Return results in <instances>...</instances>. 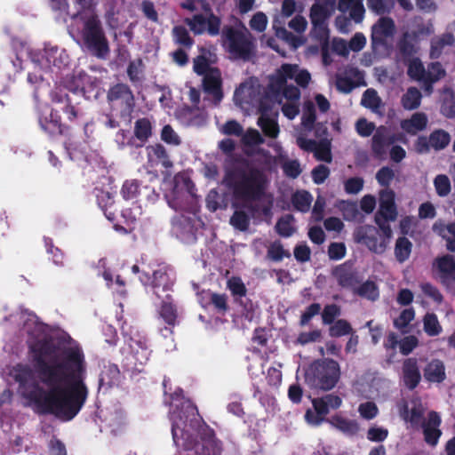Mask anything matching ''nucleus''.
<instances>
[{"mask_svg": "<svg viewBox=\"0 0 455 455\" xmlns=\"http://www.w3.org/2000/svg\"><path fill=\"white\" fill-rule=\"evenodd\" d=\"M28 351L40 381L28 364L17 363L10 375L19 386L22 398L43 414L61 421L72 420L84 406L89 388L85 383L87 364L79 346L60 349L51 337L28 342Z\"/></svg>", "mask_w": 455, "mask_h": 455, "instance_id": "nucleus-1", "label": "nucleus"}, {"mask_svg": "<svg viewBox=\"0 0 455 455\" xmlns=\"http://www.w3.org/2000/svg\"><path fill=\"white\" fill-rule=\"evenodd\" d=\"M222 183L232 192L233 197L242 203L250 218L271 217V204L261 205L258 203L265 196L268 184L262 170L251 165L248 160L241 159L226 168Z\"/></svg>", "mask_w": 455, "mask_h": 455, "instance_id": "nucleus-2", "label": "nucleus"}, {"mask_svg": "<svg viewBox=\"0 0 455 455\" xmlns=\"http://www.w3.org/2000/svg\"><path fill=\"white\" fill-rule=\"evenodd\" d=\"M304 378L309 388L330 391L336 387L340 379V367L334 359H317L306 369Z\"/></svg>", "mask_w": 455, "mask_h": 455, "instance_id": "nucleus-3", "label": "nucleus"}, {"mask_svg": "<svg viewBox=\"0 0 455 455\" xmlns=\"http://www.w3.org/2000/svg\"><path fill=\"white\" fill-rule=\"evenodd\" d=\"M81 20L83 22L81 38L84 47L92 56L105 60L110 52V48L100 17L92 12L90 15L81 16Z\"/></svg>", "mask_w": 455, "mask_h": 455, "instance_id": "nucleus-4", "label": "nucleus"}, {"mask_svg": "<svg viewBox=\"0 0 455 455\" xmlns=\"http://www.w3.org/2000/svg\"><path fill=\"white\" fill-rule=\"evenodd\" d=\"M220 34L222 45L233 59H251L254 51L253 36L241 21L236 26L225 25Z\"/></svg>", "mask_w": 455, "mask_h": 455, "instance_id": "nucleus-5", "label": "nucleus"}, {"mask_svg": "<svg viewBox=\"0 0 455 455\" xmlns=\"http://www.w3.org/2000/svg\"><path fill=\"white\" fill-rule=\"evenodd\" d=\"M51 100L59 113H63L69 123L75 124L84 116V111L77 101L76 92L71 94L61 90L51 93Z\"/></svg>", "mask_w": 455, "mask_h": 455, "instance_id": "nucleus-6", "label": "nucleus"}, {"mask_svg": "<svg viewBox=\"0 0 455 455\" xmlns=\"http://www.w3.org/2000/svg\"><path fill=\"white\" fill-rule=\"evenodd\" d=\"M107 100L112 108L120 107L122 116L130 115L135 107V99L129 85L118 83L111 86L107 93Z\"/></svg>", "mask_w": 455, "mask_h": 455, "instance_id": "nucleus-7", "label": "nucleus"}, {"mask_svg": "<svg viewBox=\"0 0 455 455\" xmlns=\"http://www.w3.org/2000/svg\"><path fill=\"white\" fill-rule=\"evenodd\" d=\"M207 9L210 12L207 17L203 14H195L191 19L187 18L185 23L195 35L206 32L211 36H216L220 33L221 20L212 12L209 6Z\"/></svg>", "mask_w": 455, "mask_h": 455, "instance_id": "nucleus-8", "label": "nucleus"}, {"mask_svg": "<svg viewBox=\"0 0 455 455\" xmlns=\"http://www.w3.org/2000/svg\"><path fill=\"white\" fill-rule=\"evenodd\" d=\"M357 243H363L367 248L377 254H381L387 250L385 242L381 239L379 230L373 226L360 227L355 234Z\"/></svg>", "mask_w": 455, "mask_h": 455, "instance_id": "nucleus-9", "label": "nucleus"}, {"mask_svg": "<svg viewBox=\"0 0 455 455\" xmlns=\"http://www.w3.org/2000/svg\"><path fill=\"white\" fill-rule=\"evenodd\" d=\"M40 128L51 136H68L70 134V126L62 123L59 110L52 108L49 115L38 116Z\"/></svg>", "mask_w": 455, "mask_h": 455, "instance_id": "nucleus-10", "label": "nucleus"}, {"mask_svg": "<svg viewBox=\"0 0 455 455\" xmlns=\"http://www.w3.org/2000/svg\"><path fill=\"white\" fill-rule=\"evenodd\" d=\"M395 143L391 138V130L387 126L379 125L373 133L371 141V150L376 159H385L387 148Z\"/></svg>", "mask_w": 455, "mask_h": 455, "instance_id": "nucleus-11", "label": "nucleus"}, {"mask_svg": "<svg viewBox=\"0 0 455 455\" xmlns=\"http://www.w3.org/2000/svg\"><path fill=\"white\" fill-rule=\"evenodd\" d=\"M398 212L395 202V192L391 189L383 190L379 194V206L374 216V221H395Z\"/></svg>", "mask_w": 455, "mask_h": 455, "instance_id": "nucleus-12", "label": "nucleus"}, {"mask_svg": "<svg viewBox=\"0 0 455 455\" xmlns=\"http://www.w3.org/2000/svg\"><path fill=\"white\" fill-rule=\"evenodd\" d=\"M203 90L212 97L215 106L222 100L224 94L222 90V77L219 68H212L209 74L203 76Z\"/></svg>", "mask_w": 455, "mask_h": 455, "instance_id": "nucleus-13", "label": "nucleus"}, {"mask_svg": "<svg viewBox=\"0 0 455 455\" xmlns=\"http://www.w3.org/2000/svg\"><path fill=\"white\" fill-rule=\"evenodd\" d=\"M174 279L168 273L166 267H159L153 272L151 286L155 295L160 299L172 291Z\"/></svg>", "mask_w": 455, "mask_h": 455, "instance_id": "nucleus-14", "label": "nucleus"}, {"mask_svg": "<svg viewBox=\"0 0 455 455\" xmlns=\"http://www.w3.org/2000/svg\"><path fill=\"white\" fill-rule=\"evenodd\" d=\"M433 266L438 270L441 283L443 285L448 287L455 282V258L453 255L446 254L437 257Z\"/></svg>", "mask_w": 455, "mask_h": 455, "instance_id": "nucleus-15", "label": "nucleus"}, {"mask_svg": "<svg viewBox=\"0 0 455 455\" xmlns=\"http://www.w3.org/2000/svg\"><path fill=\"white\" fill-rule=\"evenodd\" d=\"M148 164L150 167H156L161 164L164 169L169 170L173 167V163L170 159L166 148L161 143H156L146 147Z\"/></svg>", "mask_w": 455, "mask_h": 455, "instance_id": "nucleus-16", "label": "nucleus"}, {"mask_svg": "<svg viewBox=\"0 0 455 455\" xmlns=\"http://www.w3.org/2000/svg\"><path fill=\"white\" fill-rule=\"evenodd\" d=\"M332 275L336 278L338 284L342 288H355L359 283L358 273L353 269L348 262H345L334 267Z\"/></svg>", "mask_w": 455, "mask_h": 455, "instance_id": "nucleus-17", "label": "nucleus"}, {"mask_svg": "<svg viewBox=\"0 0 455 455\" xmlns=\"http://www.w3.org/2000/svg\"><path fill=\"white\" fill-rule=\"evenodd\" d=\"M441 425V418L435 411H430L427 416V422L421 424L423 429L425 442L432 446H435L442 435L439 427Z\"/></svg>", "mask_w": 455, "mask_h": 455, "instance_id": "nucleus-18", "label": "nucleus"}, {"mask_svg": "<svg viewBox=\"0 0 455 455\" xmlns=\"http://www.w3.org/2000/svg\"><path fill=\"white\" fill-rule=\"evenodd\" d=\"M395 31V22L389 17H381L372 26L371 39L373 44H381L385 39L391 36Z\"/></svg>", "mask_w": 455, "mask_h": 455, "instance_id": "nucleus-19", "label": "nucleus"}, {"mask_svg": "<svg viewBox=\"0 0 455 455\" xmlns=\"http://www.w3.org/2000/svg\"><path fill=\"white\" fill-rule=\"evenodd\" d=\"M403 379L405 387L413 390L420 382L421 375L416 358L410 357L403 363Z\"/></svg>", "mask_w": 455, "mask_h": 455, "instance_id": "nucleus-20", "label": "nucleus"}, {"mask_svg": "<svg viewBox=\"0 0 455 455\" xmlns=\"http://www.w3.org/2000/svg\"><path fill=\"white\" fill-rule=\"evenodd\" d=\"M162 300L161 307L159 310L160 317L169 326L165 327L164 330L172 332L173 328L177 323L178 311L176 306L173 304L172 296L171 293H167L164 298H160Z\"/></svg>", "mask_w": 455, "mask_h": 455, "instance_id": "nucleus-21", "label": "nucleus"}, {"mask_svg": "<svg viewBox=\"0 0 455 455\" xmlns=\"http://www.w3.org/2000/svg\"><path fill=\"white\" fill-rule=\"evenodd\" d=\"M121 382V371L115 363H108L104 366L99 379V391L107 392L114 386Z\"/></svg>", "mask_w": 455, "mask_h": 455, "instance_id": "nucleus-22", "label": "nucleus"}, {"mask_svg": "<svg viewBox=\"0 0 455 455\" xmlns=\"http://www.w3.org/2000/svg\"><path fill=\"white\" fill-rule=\"evenodd\" d=\"M313 409H307L305 412V420L312 426H319L324 420V417L329 413L330 410L324 399L322 397L314 398L312 400Z\"/></svg>", "mask_w": 455, "mask_h": 455, "instance_id": "nucleus-23", "label": "nucleus"}, {"mask_svg": "<svg viewBox=\"0 0 455 455\" xmlns=\"http://www.w3.org/2000/svg\"><path fill=\"white\" fill-rule=\"evenodd\" d=\"M270 109L264 102H260L259 110L261 116L258 119V125L261 128L265 136L275 139L280 132L277 122L270 118L267 113Z\"/></svg>", "mask_w": 455, "mask_h": 455, "instance_id": "nucleus-24", "label": "nucleus"}, {"mask_svg": "<svg viewBox=\"0 0 455 455\" xmlns=\"http://www.w3.org/2000/svg\"><path fill=\"white\" fill-rule=\"evenodd\" d=\"M425 409L420 403H415L413 407L410 410L407 403H404L400 411L401 418L411 424L414 428L421 427L424 420Z\"/></svg>", "mask_w": 455, "mask_h": 455, "instance_id": "nucleus-25", "label": "nucleus"}, {"mask_svg": "<svg viewBox=\"0 0 455 455\" xmlns=\"http://www.w3.org/2000/svg\"><path fill=\"white\" fill-rule=\"evenodd\" d=\"M363 0H339L338 10L341 12H349V19L360 23L364 17Z\"/></svg>", "mask_w": 455, "mask_h": 455, "instance_id": "nucleus-26", "label": "nucleus"}, {"mask_svg": "<svg viewBox=\"0 0 455 455\" xmlns=\"http://www.w3.org/2000/svg\"><path fill=\"white\" fill-rule=\"evenodd\" d=\"M333 0H316L310 8L309 18L311 23H323L331 16Z\"/></svg>", "mask_w": 455, "mask_h": 455, "instance_id": "nucleus-27", "label": "nucleus"}, {"mask_svg": "<svg viewBox=\"0 0 455 455\" xmlns=\"http://www.w3.org/2000/svg\"><path fill=\"white\" fill-rule=\"evenodd\" d=\"M446 76L443 65L438 62H430L426 69L424 89L429 92L433 91V85Z\"/></svg>", "mask_w": 455, "mask_h": 455, "instance_id": "nucleus-28", "label": "nucleus"}, {"mask_svg": "<svg viewBox=\"0 0 455 455\" xmlns=\"http://www.w3.org/2000/svg\"><path fill=\"white\" fill-rule=\"evenodd\" d=\"M424 377L429 382H443L446 378L443 363L439 359L430 361L424 369Z\"/></svg>", "mask_w": 455, "mask_h": 455, "instance_id": "nucleus-29", "label": "nucleus"}, {"mask_svg": "<svg viewBox=\"0 0 455 455\" xmlns=\"http://www.w3.org/2000/svg\"><path fill=\"white\" fill-rule=\"evenodd\" d=\"M427 125V117L424 113H415L410 119L401 122L402 129L410 135H415L418 132L423 131Z\"/></svg>", "mask_w": 455, "mask_h": 455, "instance_id": "nucleus-30", "label": "nucleus"}, {"mask_svg": "<svg viewBox=\"0 0 455 455\" xmlns=\"http://www.w3.org/2000/svg\"><path fill=\"white\" fill-rule=\"evenodd\" d=\"M153 127L150 120L147 117H141L135 121L133 133L140 141L139 147L144 146L152 136Z\"/></svg>", "mask_w": 455, "mask_h": 455, "instance_id": "nucleus-31", "label": "nucleus"}, {"mask_svg": "<svg viewBox=\"0 0 455 455\" xmlns=\"http://www.w3.org/2000/svg\"><path fill=\"white\" fill-rule=\"evenodd\" d=\"M355 80H353L347 76H339L336 81L337 89L343 93H350L355 88L360 85H366L363 80V75L358 69H355L354 72Z\"/></svg>", "mask_w": 455, "mask_h": 455, "instance_id": "nucleus-32", "label": "nucleus"}, {"mask_svg": "<svg viewBox=\"0 0 455 455\" xmlns=\"http://www.w3.org/2000/svg\"><path fill=\"white\" fill-rule=\"evenodd\" d=\"M454 36L451 33H444L439 37L431 40V46L429 57L432 60L438 59L446 46H451L454 44Z\"/></svg>", "mask_w": 455, "mask_h": 455, "instance_id": "nucleus-33", "label": "nucleus"}, {"mask_svg": "<svg viewBox=\"0 0 455 455\" xmlns=\"http://www.w3.org/2000/svg\"><path fill=\"white\" fill-rule=\"evenodd\" d=\"M439 235H441L447 242V249L450 251H455V222L445 225L442 222L435 223L433 227Z\"/></svg>", "mask_w": 455, "mask_h": 455, "instance_id": "nucleus-34", "label": "nucleus"}, {"mask_svg": "<svg viewBox=\"0 0 455 455\" xmlns=\"http://www.w3.org/2000/svg\"><path fill=\"white\" fill-rule=\"evenodd\" d=\"M354 292L359 297L370 301H376L379 298V290L375 282L367 280L354 289Z\"/></svg>", "mask_w": 455, "mask_h": 455, "instance_id": "nucleus-35", "label": "nucleus"}, {"mask_svg": "<svg viewBox=\"0 0 455 455\" xmlns=\"http://www.w3.org/2000/svg\"><path fill=\"white\" fill-rule=\"evenodd\" d=\"M294 209L300 212H307L313 201L312 195L307 190H298L291 198Z\"/></svg>", "mask_w": 455, "mask_h": 455, "instance_id": "nucleus-36", "label": "nucleus"}, {"mask_svg": "<svg viewBox=\"0 0 455 455\" xmlns=\"http://www.w3.org/2000/svg\"><path fill=\"white\" fill-rule=\"evenodd\" d=\"M407 75L414 81L421 82L424 84L426 68L419 58L415 57L411 60H408L406 63Z\"/></svg>", "mask_w": 455, "mask_h": 455, "instance_id": "nucleus-37", "label": "nucleus"}, {"mask_svg": "<svg viewBox=\"0 0 455 455\" xmlns=\"http://www.w3.org/2000/svg\"><path fill=\"white\" fill-rule=\"evenodd\" d=\"M330 422L337 429L347 435H354L359 430V425L355 420L348 419L339 415L332 416Z\"/></svg>", "mask_w": 455, "mask_h": 455, "instance_id": "nucleus-38", "label": "nucleus"}, {"mask_svg": "<svg viewBox=\"0 0 455 455\" xmlns=\"http://www.w3.org/2000/svg\"><path fill=\"white\" fill-rule=\"evenodd\" d=\"M298 70V65L283 64L276 77L273 79V83L281 89L287 83V79H294Z\"/></svg>", "mask_w": 455, "mask_h": 455, "instance_id": "nucleus-39", "label": "nucleus"}, {"mask_svg": "<svg viewBox=\"0 0 455 455\" xmlns=\"http://www.w3.org/2000/svg\"><path fill=\"white\" fill-rule=\"evenodd\" d=\"M412 250L411 242L405 236L398 237L395 245V255L398 262L403 263L410 258Z\"/></svg>", "mask_w": 455, "mask_h": 455, "instance_id": "nucleus-40", "label": "nucleus"}, {"mask_svg": "<svg viewBox=\"0 0 455 455\" xmlns=\"http://www.w3.org/2000/svg\"><path fill=\"white\" fill-rule=\"evenodd\" d=\"M421 92L416 87H410L402 97V105L407 110L418 108L421 102Z\"/></svg>", "mask_w": 455, "mask_h": 455, "instance_id": "nucleus-41", "label": "nucleus"}, {"mask_svg": "<svg viewBox=\"0 0 455 455\" xmlns=\"http://www.w3.org/2000/svg\"><path fill=\"white\" fill-rule=\"evenodd\" d=\"M314 156L318 161L331 163L332 160L331 140L327 138L321 139L315 146Z\"/></svg>", "mask_w": 455, "mask_h": 455, "instance_id": "nucleus-42", "label": "nucleus"}, {"mask_svg": "<svg viewBox=\"0 0 455 455\" xmlns=\"http://www.w3.org/2000/svg\"><path fill=\"white\" fill-rule=\"evenodd\" d=\"M207 296L209 304L212 305L218 313L225 315L228 312L229 307L227 294L209 291Z\"/></svg>", "mask_w": 455, "mask_h": 455, "instance_id": "nucleus-43", "label": "nucleus"}, {"mask_svg": "<svg viewBox=\"0 0 455 455\" xmlns=\"http://www.w3.org/2000/svg\"><path fill=\"white\" fill-rule=\"evenodd\" d=\"M172 36L175 44L181 45L187 49H190L195 43L194 39L190 36L187 28L183 26H175L172 28Z\"/></svg>", "mask_w": 455, "mask_h": 455, "instance_id": "nucleus-44", "label": "nucleus"}, {"mask_svg": "<svg viewBox=\"0 0 455 455\" xmlns=\"http://www.w3.org/2000/svg\"><path fill=\"white\" fill-rule=\"evenodd\" d=\"M251 223V218L248 213L242 210L234 212L230 218V224L237 230L247 231Z\"/></svg>", "mask_w": 455, "mask_h": 455, "instance_id": "nucleus-45", "label": "nucleus"}, {"mask_svg": "<svg viewBox=\"0 0 455 455\" xmlns=\"http://www.w3.org/2000/svg\"><path fill=\"white\" fill-rule=\"evenodd\" d=\"M424 331L428 336H437L442 332V326L434 313H427L423 318Z\"/></svg>", "mask_w": 455, "mask_h": 455, "instance_id": "nucleus-46", "label": "nucleus"}, {"mask_svg": "<svg viewBox=\"0 0 455 455\" xmlns=\"http://www.w3.org/2000/svg\"><path fill=\"white\" fill-rule=\"evenodd\" d=\"M431 148L441 150L446 148L451 140L450 134L443 130H435L429 135Z\"/></svg>", "mask_w": 455, "mask_h": 455, "instance_id": "nucleus-47", "label": "nucleus"}, {"mask_svg": "<svg viewBox=\"0 0 455 455\" xmlns=\"http://www.w3.org/2000/svg\"><path fill=\"white\" fill-rule=\"evenodd\" d=\"M352 332L353 328L351 324L345 319L337 320L329 328V334L333 338L342 337L351 334Z\"/></svg>", "mask_w": 455, "mask_h": 455, "instance_id": "nucleus-48", "label": "nucleus"}, {"mask_svg": "<svg viewBox=\"0 0 455 455\" xmlns=\"http://www.w3.org/2000/svg\"><path fill=\"white\" fill-rule=\"evenodd\" d=\"M361 104L367 108L376 111L381 105V100L377 92L372 89H367L363 93L361 100Z\"/></svg>", "mask_w": 455, "mask_h": 455, "instance_id": "nucleus-49", "label": "nucleus"}, {"mask_svg": "<svg viewBox=\"0 0 455 455\" xmlns=\"http://www.w3.org/2000/svg\"><path fill=\"white\" fill-rule=\"evenodd\" d=\"M368 8L377 15L389 13L394 6V0H367Z\"/></svg>", "mask_w": 455, "mask_h": 455, "instance_id": "nucleus-50", "label": "nucleus"}, {"mask_svg": "<svg viewBox=\"0 0 455 455\" xmlns=\"http://www.w3.org/2000/svg\"><path fill=\"white\" fill-rule=\"evenodd\" d=\"M293 216L291 214L281 217L275 224V230L277 234L283 237L291 236L294 233V228L291 224Z\"/></svg>", "mask_w": 455, "mask_h": 455, "instance_id": "nucleus-51", "label": "nucleus"}, {"mask_svg": "<svg viewBox=\"0 0 455 455\" xmlns=\"http://www.w3.org/2000/svg\"><path fill=\"white\" fill-rule=\"evenodd\" d=\"M434 186L436 194L441 197L447 196L451 193V181L449 177L445 174L436 175L434 179Z\"/></svg>", "mask_w": 455, "mask_h": 455, "instance_id": "nucleus-52", "label": "nucleus"}, {"mask_svg": "<svg viewBox=\"0 0 455 455\" xmlns=\"http://www.w3.org/2000/svg\"><path fill=\"white\" fill-rule=\"evenodd\" d=\"M267 257L275 262L281 261L283 258H290L289 251L283 249V244L279 241H275L269 246L267 250Z\"/></svg>", "mask_w": 455, "mask_h": 455, "instance_id": "nucleus-53", "label": "nucleus"}, {"mask_svg": "<svg viewBox=\"0 0 455 455\" xmlns=\"http://www.w3.org/2000/svg\"><path fill=\"white\" fill-rule=\"evenodd\" d=\"M44 245L48 254L52 255V262L59 267L64 266V253L60 249L54 246L52 240L49 237H44Z\"/></svg>", "mask_w": 455, "mask_h": 455, "instance_id": "nucleus-54", "label": "nucleus"}, {"mask_svg": "<svg viewBox=\"0 0 455 455\" xmlns=\"http://www.w3.org/2000/svg\"><path fill=\"white\" fill-rule=\"evenodd\" d=\"M227 287L234 297L242 298L246 296L247 289L242 279L238 276H232L227 282Z\"/></svg>", "mask_w": 455, "mask_h": 455, "instance_id": "nucleus-55", "label": "nucleus"}, {"mask_svg": "<svg viewBox=\"0 0 455 455\" xmlns=\"http://www.w3.org/2000/svg\"><path fill=\"white\" fill-rule=\"evenodd\" d=\"M193 64L194 72L202 76L209 74L213 68L211 66L210 60L202 54L194 58Z\"/></svg>", "mask_w": 455, "mask_h": 455, "instance_id": "nucleus-56", "label": "nucleus"}, {"mask_svg": "<svg viewBox=\"0 0 455 455\" xmlns=\"http://www.w3.org/2000/svg\"><path fill=\"white\" fill-rule=\"evenodd\" d=\"M357 134L363 138L371 136L376 132V125L373 122H369L365 117L359 118L355 124Z\"/></svg>", "mask_w": 455, "mask_h": 455, "instance_id": "nucleus-57", "label": "nucleus"}, {"mask_svg": "<svg viewBox=\"0 0 455 455\" xmlns=\"http://www.w3.org/2000/svg\"><path fill=\"white\" fill-rule=\"evenodd\" d=\"M316 114L313 102L307 101L304 104V112L302 116V124L308 130H311L315 123Z\"/></svg>", "mask_w": 455, "mask_h": 455, "instance_id": "nucleus-58", "label": "nucleus"}, {"mask_svg": "<svg viewBox=\"0 0 455 455\" xmlns=\"http://www.w3.org/2000/svg\"><path fill=\"white\" fill-rule=\"evenodd\" d=\"M329 28L326 22L312 23L313 36L323 45L329 43Z\"/></svg>", "mask_w": 455, "mask_h": 455, "instance_id": "nucleus-59", "label": "nucleus"}, {"mask_svg": "<svg viewBox=\"0 0 455 455\" xmlns=\"http://www.w3.org/2000/svg\"><path fill=\"white\" fill-rule=\"evenodd\" d=\"M140 182L137 180H126L123 184L121 194L125 200L136 198L139 194Z\"/></svg>", "mask_w": 455, "mask_h": 455, "instance_id": "nucleus-60", "label": "nucleus"}, {"mask_svg": "<svg viewBox=\"0 0 455 455\" xmlns=\"http://www.w3.org/2000/svg\"><path fill=\"white\" fill-rule=\"evenodd\" d=\"M241 141L244 146L251 147L264 143V139L256 129H248L245 133L243 132Z\"/></svg>", "mask_w": 455, "mask_h": 455, "instance_id": "nucleus-61", "label": "nucleus"}, {"mask_svg": "<svg viewBox=\"0 0 455 455\" xmlns=\"http://www.w3.org/2000/svg\"><path fill=\"white\" fill-rule=\"evenodd\" d=\"M415 312L413 308L403 309L398 317L394 320V326L398 330H403L414 319Z\"/></svg>", "mask_w": 455, "mask_h": 455, "instance_id": "nucleus-62", "label": "nucleus"}, {"mask_svg": "<svg viewBox=\"0 0 455 455\" xmlns=\"http://www.w3.org/2000/svg\"><path fill=\"white\" fill-rule=\"evenodd\" d=\"M399 52L402 55L403 63H406L408 60H411L414 58V54L416 53V49L414 44L411 40H408L406 37L403 38L398 44Z\"/></svg>", "mask_w": 455, "mask_h": 455, "instance_id": "nucleus-63", "label": "nucleus"}, {"mask_svg": "<svg viewBox=\"0 0 455 455\" xmlns=\"http://www.w3.org/2000/svg\"><path fill=\"white\" fill-rule=\"evenodd\" d=\"M340 315V307L337 304L326 305L322 312V320L324 324H332Z\"/></svg>", "mask_w": 455, "mask_h": 455, "instance_id": "nucleus-64", "label": "nucleus"}]
</instances>
